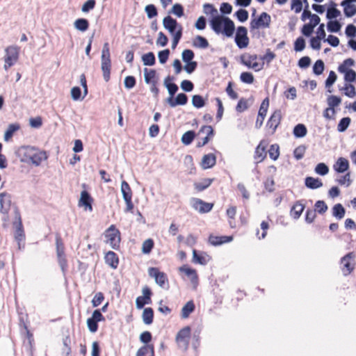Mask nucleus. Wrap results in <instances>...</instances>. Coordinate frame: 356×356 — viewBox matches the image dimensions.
<instances>
[{
  "instance_id": "obj_1",
  "label": "nucleus",
  "mask_w": 356,
  "mask_h": 356,
  "mask_svg": "<svg viewBox=\"0 0 356 356\" xmlns=\"http://www.w3.org/2000/svg\"><path fill=\"white\" fill-rule=\"evenodd\" d=\"M17 156L22 162L40 165L42 161L47 159L46 152L31 146H24L17 150Z\"/></svg>"
},
{
  "instance_id": "obj_29",
  "label": "nucleus",
  "mask_w": 356,
  "mask_h": 356,
  "mask_svg": "<svg viewBox=\"0 0 356 356\" xmlns=\"http://www.w3.org/2000/svg\"><path fill=\"white\" fill-rule=\"evenodd\" d=\"M356 0H345L342 3V6H343V11L345 15L347 17H352L356 13V6L353 4V2H355Z\"/></svg>"
},
{
  "instance_id": "obj_44",
  "label": "nucleus",
  "mask_w": 356,
  "mask_h": 356,
  "mask_svg": "<svg viewBox=\"0 0 356 356\" xmlns=\"http://www.w3.org/2000/svg\"><path fill=\"white\" fill-rule=\"evenodd\" d=\"M74 27L81 31H86L89 27V22L86 19L80 18L74 22Z\"/></svg>"
},
{
  "instance_id": "obj_30",
  "label": "nucleus",
  "mask_w": 356,
  "mask_h": 356,
  "mask_svg": "<svg viewBox=\"0 0 356 356\" xmlns=\"http://www.w3.org/2000/svg\"><path fill=\"white\" fill-rule=\"evenodd\" d=\"M21 129L19 123L15 122L10 124L4 134V140L8 142L13 138L14 134Z\"/></svg>"
},
{
  "instance_id": "obj_40",
  "label": "nucleus",
  "mask_w": 356,
  "mask_h": 356,
  "mask_svg": "<svg viewBox=\"0 0 356 356\" xmlns=\"http://www.w3.org/2000/svg\"><path fill=\"white\" fill-rule=\"evenodd\" d=\"M354 65V60L352 58H347L339 66L338 71L341 74H345L346 72L350 71V67Z\"/></svg>"
},
{
  "instance_id": "obj_42",
  "label": "nucleus",
  "mask_w": 356,
  "mask_h": 356,
  "mask_svg": "<svg viewBox=\"0 0 356 356\" xmlns=\"http://www.w3.org/2000/svg\"><path fill=\"white\" fill-rule=\"evenodd\" d=\"M337 168H335V170H337L339 172H343L346 171L349 168V163L348 161L343 157H340L338 159L337 161Z\"/></svg>"
},
{
  "instance_id": "obj_8",
  "label": "nucleus",
  "mask_w": 356,
  "mask_h": 356,
  "mask_svg": "<svg viewBox=\"0 0 356 356\" xmlns=\"http://www.w3.org/2000/svg\"><path fill=\"white\" fill-rule=\"evenodd\" d=\"M20 48L16 45H10L5 49L4 69L8 70L14 65L19 59Z\"/></svg>"
},
{
  "instance_id": "obj_10",
  "label": "nucleus",
  "mask_w": 356,
  "mask_h": 356,
  "mask_svg": "<svg viewBox=\"0 0 356 356\" xmlns=\"http://www.w3.org/2000/svg\"><path fill=\"white\" fill-rule=\"evenodd\" d=\"M149 275L154 277L156 283L163 289L169 287V282L167 275L159 270L158 268L151 267L148 269Z\"/></svg>"
},
{
  "instance_id": "obj_18",
  "label": "nucleus",
  "mask_w": 356,
  "mask_h": 356,
  "mask_svg": "<svg viewBox=\"0 0 356 356\" xmlns=\"http://www.w3.org/2000/svg\"><path fill=\"white\" fill-rule=\"evenodd\" d=\"M121 191L125 201L127 210L131 211L134 209V204L132 202V191L129 184L126 181H122Z\"/></svg>"
},
{
  "instance_id": "obj_57",
  "label": "nucleus",
  "mask_w": 356,
  "mask_h": 356,
  "mask_svg": "<svg viewBox=\"0 0 356 356\" xmlns=\"http://www.w3.org/2000/svg\"><path fill=\"white\" fill-rule=\"evenodd\" d=\"M329 172V168L324 163H320L315 168V172L320 175H325Z\"/></svg>"
},
{
  "instance_id": "obj_15",
  "label": "nucleus",
  "mask_w": 356,
  "mask_h": 356,
  "mask_svg": "<svg viewBox=\"0 0 356 356\" xmlns=\"http://www.w3.org/2000/svg\"><path fill=\"white\" fill-rule=\"evenodd\" d=\"M192 207L200 213H208L213 209L214 204L206 202L199 198H193L191 200Z\"/></svg>"
},
{
  "instance_id": "obj_12",
  "label": "nucleus",
  "mask_w": 356,
  "mask_h": 356,
  "mask_svg": "<svg viewBox=\"0 0 356 356\" xmlns=\"http://www.w3.org/2000/svg\"><path fill=\"white\" fill-rule=\"evenodd\" d=\"M205 134L204 137H200L197 143V147H202L206 145L210 140L213 139L215 135L213 127L210 125L202 126L197 133V136H200L202 134Z\"/></svg>"
},
{
  "instance_id": "obj_27",
  "label": "nucleus",
  "mask_w": 356,
  "mask_h": 356,
  "mask_svg": "<svg viewBox=\"0 0 356 356\" xmlns=\"http://www.w3.org/2000/svg\"><path fill=\"white\" fill-rule=\"evenodd\" d=\"M105 262L113 269H116L119 265V258L118 254L113 252L108 251L104 257Z\"/></svg>"
},
{
  "instance_id": "obj_61",
  "label": "nucleus",
  "mask_w": 356,
  "mask_h": 356,
  "mask_svg": "<svg viewBox=\"0 0 356 356\" xmlns=\"http://www.w3.org/2000/svg\"><path fill=\"white\" fill-rule=\"evenodd\" d=\"M305 47V40L302 37L298 38L294 42V50L301 51Z\"/></svg>"
},
{
  "instance_id": "obj_3",
  "label": "nucleus",
  "mask_w": 356,
  "mask_h": 356,
  "mask_svg": "<svg viewBox=\"0 0 356 356\" xmlns=\"http://www.w3.org/2000/svg\"><path fill=\"white\" fill-rule=\"evenodd\" d=\"M55 241L58 263L61 268L63 274L65 275L67 270L68 264L65 252V245L59 233L56 234Z\"/></svg>"
},
{
  "instance_id": "obj_41",
  "label": "nucleus",
  "mask_w": 356,
  "mask_h": 356,
  "mask_svg": "<svg viewBox=\"0 0 356 356\" xmlns=\"http://www.w3.org/2000/svg\"><path fill=\"white\" fill-rule=\"evenodd\" d=\"M101 61L102 63H111L109 44L108 42H105L104 44L101 56Z\"/></svg>"
},
{
  "instance_id": "obj_39",
  "label": "nucleus",
  "mask_w": 356,
  "mask_h": 356,
  "mask_svg": "<svg viewBox=\"0 0 356 356\" xmlns=\"http://www.w3.org/2000/svg\"><path fill=\"white\" fill-rule=\"evenodd\" d=\"M195 304L193 300H190L181 309V317L186 318L194 311Z\"/></svg>"
},
{
  "instance_id": "obj_17",
  "label": "nucleus",
  "mask_w": 356,
  "mask_h": 356,
  "mask_svg": "<svg viewBox=\"0 0 356 356\" xmlns=\"http://www.w3.org/2000/svg\"><path fill=\"white\" fill-rule=\"evenodd\" d=\"M15 227V238L17 241L20 242L25 238L24 231L23 225L22 222V218L19 212L17 210L15 211V221L13 222Z\"/></svg>"
},
{
  "instance_id": "obj_37",
  "label": "nucleus",
  "mask_w": 356,
  "mask_h": 356,
  "mask_svg": "<svg viewBox=\"0 0 356 356\" xmlns=\"http://www.w3.org/2000/svg\"><path fill=\"white\" fill-rule=\"evenodd\" d=\"M304 205L299 202H296L291 209L290 214L293 218H298L304 210Z\"/></svg>"
},
{
  "instance_id": "obj_50",
  "label": "nucleus",
  "mask_w": 356,
  "mask_h": 356,
  "mask_svg": "<svg viewBox=\"0 0 356 356\" xmlns=\"http://www.w3.org/2000/svg\"><path fill=\"white\" fill-rule=\"evenodd\" d=\"M142 60L145 65H153L155 64V56L153 52H149L142 56Z\"/></svg>"
},
{
  "instance_id": "obj_19",
  "label": "nucleus",
  "mask_w": 356,
  "mask_h": 356,
  "mask_svg": "<svg viewBox=\"0 0 356 356\" xmlns=\"http://www.w3.org/2000/svg\"><path fill=\"white\" fill-rule=\"evenodd\" d=\"M268 143L265 140H261L254 150V159L256 163H261L265 160L267 156L266 147Z\"/></svg>"
},
{
  "instance_id": "obj_31",
  "label": "nucleus",
  "mask_w": 356,
  "mask_h": 356,
  "mask_svg": "<svg viewBox=\"0 0 356 356\" xmlns=\"http://www.w3.org/2000/svg\"><path fill=\"white\" fill-rule=\"evenodd\" d=\"M136 356H154V344H145L136 352Z\"/></svg>"
},
{
  "instance_id": "obj_52",
  "label": "nucleus",
  "mask_w": 356,
  "mask_h": 356,
  "mask_svg": "<svg viewBox=\"0 0 356 356\" xmlns=\"http://www.w3.org/2000/svg\"><path fill=\"white\" fill-rule=\"evenodd\" d=\"M240 79L242 82L247 84H252L254 81L253 74L249 72H242L240 75Z\"/></svg>"
},
{
  "instance_id": "obj_56",
  "label": "nucleus",
  "mask_w": 356,
  "mask_h": 356,
  "mask_svg": "<svg viewBox=\"0 0 356 356\" xmlns=\"http://www.w3.org/2000/svg\"><path fill=\"white\" fill-rule=\"evenodd\" d=\"M145 10L148 18L152 19L158 15L157 9L154 4H149L145 6Z\"/></svg>"
},
{
  "instance_id": "obj_59",
  "label": "nucleus",
  "mask_w": 356,
  "mask_h": 356,
  "mask_svg": "<svg viewBox=\"0 0 356 356\" xmlns=\"http://www.w3.org/2000/svg\"><path fill=\"white\" fill-rule=\"evenodd\" d=\"M104 300V296L103 293L98 292L94 296V297L92 300V305L94 307H98L99 305H100L102 303Z\"/></svg>"
},
{
  "instance_id": "obj_51",
  "label": "nucleus",
  "mask_w": 356,
  "mask_h": 356,
  "mask_svg": "<svg viewBox=\"0 0 356 356\" xmlns=\"http://www.w3.org/2000/svg\"><path fill=\"white\" fill-rule=\"evenodd\" d=\"M101 65L104 79L107 82L110 79L111 63H104Z\"/></svg>"
},
{
  "instance_id": "obj_6",
  "label": "nucleus",
  "mask_w": 356,
  "mask_h": 356,
  "mask_svg": "<svg viewBox=\"0 0 356 356\" xmlns=\"http://www.w3.org/2000/svg\"><path fill=\"white\" fill-rule=\"evenodd\" d=\"M191 337V328L187 325L181 328L175 337V342L177 348L183 351L188 349Z\"/></svg>"
},
{
  "instance_id": "obj_28",
  "label": "nucleus",
  "mask_w": 356,
  "mask_h": 356,
  "mask_svg": "<svg viewBox=\"0 0 356 356\" xmlns=\"http://www.w3.org/2000/svg\"><path fill=\"white\" fill-rule=\"evenodd\" d=\"M216 156L215 154L210 153L204 155L201 162V166L203 169L211 168L216 165Z\"/></svg>"
},
{
  "instance_id": "obj_25",
  "label": "nucleus",
  "mask_w": 356,
  "mask_h": 356,
  "mask_svg": "<svg viewBox=\"0 0 356 356\" xmlns=\"http://www.w3.org/2000/svg\"><path fill=\"white\" fill-rule=\"evenodd\" d=\"M211 259V257L207 253L200 252L199 254L196 250H193L192 261L194 264L206 265Z\"/></svg>"
},
{
  "instance_id": "obj_7",
  "label": "nucleus",
  "mask_w": 356,
  "mask_h": 356,
  "mask_svg": "<svg viewBox=\"0 0 356 356\" xmlns=\"http://www.w3.org/2000/svg\"><path fill=\"white\" fill-rule=\"evenodd\" d=\"M106 243H108L114 250H118L120 246L121 235L120 230L115 225H111L104 232Z\"/></svg>"
},
{
  "instance_id": "obj_58",
  "label": "nucleus",
  "mask_w": 356,
  "mask_h": 356,
  "mask_svg": "<svg viewBox=\"0 0 356 356\" xmlns=\"http://www.w3.org/2000/svg\"><path fill=\"white\" fill-rule=\"evenodd\" d=\"M182 36V27L179 26V29L174 32L172 48L175 49Z\"/></svg>"
},
{
  "instance_id": "obj_35",
  "label": "nucleus",
  "mask_w": 356,
  "mask_h": 356,
  "mask_svg": "<svg viewBox=\"0 0 356 356\" xmlns=\"http://www.w3.org/2000/svg\"><path fill=\"white\" fill-rule=\"evenodd\" d=\"M144 72L145 81L147 84L159 81V77L156 75V72L155 70H148L145 68Z\"/></svg>"
},
{
  "instance_id": "obj_22",
  "label": "nucleus",
  "mask_w": 356,
  "mask_h": 356,
  "mask_svg": "<svg viewBox=\"0 0 356 356\" xmlns=\"http://www.w3.org/2000/svg\"><path fill=\"white\" fill-rule=\"evenodd\" d=\"M179 272L184 273L191 280V283L196 287L199 282V277L195 269L184 265L179 268Z\"/></svg>"
},
{
  "instance_id": "obj_20",
  "label": "nucleus",
  "mask_w": 356,
  "mask_h": 356,
  "mask_svg": "<svg viewBox=\"0 0 356 356\" xmlns=\"http://www.w3.org/2000/svg\"><path fill=\"white\" fill-rule=\"evenodd\" d=\"M12 204L11 195L7 192L0 193V213L8 214Z\"/></svg>"
},
{
  "instance_id": "obj_5",
  "label": "nucleus",
  "mask_w": 356,
  "mask_h": 356,
  "mask_svg": "<svg viewBox=\"0 0 356 356\" xmlns=\"http://www.w3.org/2000/svg\"><path fill=\"white\" fill-rule=\"evenodd\" d=\"M333 83L334 71H330L325 82V88H327V92L330 93V95H328L327 99L328 107L326 108L323 112V117L329 120H332L334 116V95H331V87Z\"/></svg>"
},
{
  "instance_id": "obj_14",
  "label": "nucleus",
  "mask_w": 356,
  "mask_h": 356,
  "mask_svg": "<svg viewBox=\"0 0 356 356\" xmlns=\"http://www.w3.org/2000/svg\"><path fill=\"white\" fill-rule=\"evenodd\" d=\"M105 318L99 309H95L92 316L87 319V325L91 332H96L98 330V322L104 321Z\"/></svg>"
},
{
  "instance_id": "obj_34",
  "label": "nucleus",
  "mask_w": 356,
  "mask_h": 356,
  "mask_svg": "<svg viewBox=\"0 0 356 356\" xmlns=\"http://www.w3.org/2000/svg\"><path fill=\"white\" fill-rule=\"evenodd\" d=\"M305 186L311 189H316L323 186L321 180L318 178L307 177L305 180Z\"/></svg>"
},
{
  "instance_id": "obj_13",
  "label": "nucleus",
  "mask_w": 356,
  "mask_h": 356,
  "mask_svg": "<svg viewBox=\"0 0 356 356\" xmlns=\"http://www.w3.org/2000/svg\"><path fill=\"white\" fill-rule=\"evenodd\" d=\"M235 42L239 49L246 48L250 42L248 30L245 26H238L235 35Z\"/></svg>"
},
{
  "instance_id": "obj_4",
  "label": "nucleus",
  "mask_w": 356,
  "mask_h": 356,
  "mask_svg": "<svg viewBox=\"0 0 356 356\" xmlns=\"http://www.w3.org/2000/svg\"><path fill=\"white\" fill-rule=\"evenodd\" d=\"M240 62L249 69L254 72H259L264 68V62L260 60L257 54L244 53L240 56Z\"/></svg>"
},
{
  "instance_id": "obj_64",
  "label": "nucleus",
  "mask_w": 356,
  "mask_h": 356,
  "mask_svg": "<svg viewBox=\"0 0 356 356\" xmlns=\"http://www.w3.org/2000/svg\"><path fill=\"white\" fill-rule=\"evenodd\" d=\"M315 209L314 211L316 212H318L319 213H325L327 209V207L324 201L318 200L315 204Z\"/></svg>"
},
{
  "instance_id": "obj_54",
  "label": "nucleus",
  "mask_w": 356,
  "mask_h": 356,
  "mask_svg": "<svg viewBox=\"0 0 356 356\" xmlns=\"http://www.w3.org/2000/svg\"><path fill=\"white\" fill-rule=\"evenodd\" d=\"M192 104L195 107L200 108L205 105V101L201 95H195L192 97Z\"/></svg>"
},
{
  "instance_id": "obj_32",
  "label": "nucleus",
  "mask_w": 356,
  "mask_h": 356,
  "mask_svg": "<svg viewBox=\"0 0 356 356\" xmlns=\"http://www.w3.org/2000/svg\"><path fill=\"white\" fill-rule=\"evenodd\" d=\"M163 24L165 29L168 30L170 33H174L177 26L176 19H173L170 16H167L164 17Z\"/></svg>"
},
{
  "instance_id": "obj_47",
  "label": "nucleus",
  "mask_w": 356,
  "mask_h": 356,
  "mask_svg": "<svg viewBox=\"0 0 356 356\" xmlns=\"http://www.w3.org/2000/svg\"><path fill=\"white\" fill-rule=\"evenodd\" d=\"M269 156L273 161H276L280 156V147L277 144H273L270 146L268 149Z\"/></svg>"
},
{
  "instance_id": "obj_24",
  "label": "nucleus",
  "mask_w": 356,
  "mask_h": 356,
  "mask_svg": "<svg viewBox=\"0 0 356 356\" xmlns=\"http://www.w3.org/2000/svg\"><path fill=\"white\" fill-rule=\"evenodd\" d=\"M93 202V198L90 196L88 191L86 190L81 191V197L79 200V206L84 207L86 210L90 211H92V204Z\"/></svg>"
},
{
  "instance_id": "obj_2",
  "label": "nucleus",
  "mask_w": 356,
  "mask_h": 356,
  "mask_svg": "<svg viewBox=\"0 0 356 356\" xmlns=\"http://www.w3.org/2000/svg\"><path fill=\"white\" fill-rule=\"evenodd\" d=\"M210 25L216 33H222L228 38L233 35L235 30L234 22L229 17L222 15L213 17L210 21Z\"/></svg>"
},
{
  "instance_id": "obj_26",
  "label": "nucleus",
  "mask_w": 356,
  "mask_h": 356,
  "mask_svg": "<svg viewBox=\"0 0 356 356\" xmlns=\"http://www.w3.org/2000/svg\"><path fill=\"white\" fill-rule=\"evenodd\" d=\"M167 102L171 107H175L177 105H185L188 102V97L184 93H179L175 98L169 97L167 99Z\"/></svg>"
},
{
  "instance_id": "obj_38",
  "label": "nucleus",
  "mask_w": 356,
  "mask_h": 356,
  "mask_svg": "<svg viewBox=\"0 0 356 356\" xmlns=\"http://www.w3.org/2000/svg\"><path fill=\"white\" fill-rule=\"evenodd\" d=\"M143 321L145 324L150 325L154 320V311L151 307L145 308L142 315Z\"/></svg>"
},
{
  "instance_id": "obj_45",
  "label": "nucleus",
  "mask_w": 356,
  "mask_h": 356,
  "mask_svg": "<svg viewBox=\"0 0 356 356\" xmlns=\"http://www.w3.org/2000/svg\"><path fill=\"white\" fill-rule=\"evenodd\" d=\"M195 137V133L194 131H188L185 132L181 137V142L184 145H190Z\"/></svg>"
},
{
  "instance_id": "obj_63",
  "label": "nucleus",
  "mask_w": 356,
  "mask_h": 356,
  "mask_svg": "<svg viewBox=\"0 0 356 356\" xmlns=\"http://www.w3.org/2000/svg\"><path fill=\"white\" fill-rule=\"evenodd\" d=\"M96 5V1L87 0L81 7L83 13H88L90 10L94 9Z\"/></svg>"
},
{
  "instance_id": "obj_49",
  "label": "nucleus",
  "mask_w": 356,
  "mask_h": 356,
  "mask_svg": "<svg viewBox=\"0 0 356 356\" xmlns=\"http://www.w3.org/2000/svg\"><path fill=\"white\" fill-rule=\"evenodd\" d=\"M307 128L302 124H297L293 129V134L296 137L301 138L306 135Z\"/></svg>"
},
{
  "instance_id": "obj_46",
  "label": "nucleus",
  "mask_w": 356,
  "mask_h": 356,
  "mask_svg": "<svg viewBox=\"0 0 356 356\" xmlns=\"http://www.w3.org/2000/svg\"><path fill=\"white\" fill-rule=\"evenodd\" d=\"M193 45L200 48L205 49L208 47L209 42L205 38L201 35H197L193 40Z\"/></svg>"
},
{
  "instance_id": "obj_23",
  "label": "nucleus",
  "mask_w": 356,
  "mask_h": 356,
  "mask_svg": "<svg viewBox=\"0 0 356 356\" xmlns=\"http://www.w3.org/2000/svg\"><path fill=\"white\" fill-rule=\"evenodd\" d=\"M233 239V236H216L214 234H210L208 238V242L213 246H218L224 243H229L232 241Z\"/></svg>"
},
{
  "instance_id": "obj_9",
  "label": "nucleus",
  "mask_w": 356,
  "mask_h": 356,
  "mask_svg": "<svg viewBox=\"0 0 356 356\" xmlns=\"http://www.w3.org/2000/svg\"><path fill=\"white\" fill-rule=\"evenodd\" d=\"M271 23V17L266 12H263L257 17L252 19L250 23V31L257 29H265L270 27Z\"/></svg>"
},
{
  "instance_id": "obj_21",
  "label": "nucleus",
  "mask_w": 356,
  "mask_h": 356,
  "mask_svg": "<svg viewBox=\"0 0 356 356\" xmlns=\"http://www.w3.org/2000/svg\"><path fill=\"white\" fill-rule=\"evenodd\" d=\"M143 294L142 296H138L136 300V307L138 309H142L145 305L152 302V291L148 286L143 287Z\"/></svg>"
},
{
  "instance_id": "obj_36",
  "label": "nucleus",
  "mask_w": 356,
  "mask_h": 356,
  "mask_svg": "<svg viewBox=\"0 0 356 356\" xmlns=\"http://www.w3.org/2000/svg\"><path fill=\"white\" fill-rule=\"evenodd\" d=\"M334 3L330 1L329 7L327 10V17L330 20L327 23V30L330 32H334V21L332 20L334 19Z\"/></svg>"
},
{
  "instance_id": "obj_16",
  "label": "nucleus",
  "mask_w": 356,
  "mask_h": 356,
  "mask_svg": "<svg viewBox=\"0 0 356 356\" xmlns=\"http://www.w3.org/2000/svg\"><path fill=\"white\" fill-rule=\"evenodd\" d=\"M355 268L353 253H348L344 256L341 261V269L344 275H348Z\"/></svg>"
},
{
  "instance_id": "obj_33",
  "label": "nucleus",
  "mask_w": 356,
  "mask_h": 356,
  "mask_svg": "<svg viewBox=\"0 0 356 356\" xmlns=\"http://www.w3.org/2000/svg\"><path fill=\"white\" fill-rule=\"evenodd\" d=\"M214 179L205 178L202 179L200 182L194 184V188L197 192H202L209 188L213 183Z\"/></svg>"
},
{
  "instance_id": "obj_55",
  "label": "nucleus",
  "mask_w": 356,
  "mask_h": 356,
  "mask_svg": "<svg viewBox=\"0 0 356 356\" xmlns=\"http://www.w3.org/2000/svg\"><path fill=\"white\" fill-rule=\"evenodd\" d=\"M268 106H269V99L268 97H266L261 102V105H260V108H259V115H263V116H265L266 115V113H267V111H268Z\"/></svg>"
},
{
  "instance_id": "obj_11",
  "label": "nucleus",
  "mask_w": 356,
  "mask_h": 356,
  "mask_svg": "<svg viewBox=\"0 0 356 356\" xmlns=\"http://www.w3.org/2000/svg\"><path fill=\"white\" fill-rule=\"evenodd\" d=\"M282 118V112L280 110L275 111L268 120L266 128L270 135H273L277 128L280 126Z\"/></svg>"
},
{
  "instance_id": "obj_60",
  "label": "nucleus",
  "mask_w": 356,
  "mask_h": 356,
  "mask_svg": "<svg viewBox=\"0 0 356 356\" xmlns=\"http://www.w3.org/2000/svg\"><path fill=\"white\" fill-rule=\"evenodd\" d=\"M350 123V118H348V117H346V118H342L338 126H337V129L339 131H344L349 126Z\"/></svg>"
},
{
  "instance_id": "obj_48",
  "label": "nucleus",
  "mask_w": 356,
  "mask_h": 356,
  "mask_svg": "<svg viewBox=\"0 0 356 356\" xmlns=\"http://www.w3.org/2000/svg\"><path fill=\"white\" fill-rule=\"evenodd\" d=\"M154 246L153 239H146L142 245V252L143 254H149Z\"/></svg>"
},
{
  "instance_id": "obj_62",
  "label": "nucleus",
  "mask_w": 356,
  "mask_h": 356,
  "mask_svg": "<svg viewBox=\"0 0 356 356\" xmlns=\"http://www.w3.org/2000/svg\"><path fill=\"white\" fill-rule=\"evenodd\" d=\"M324 70V63L323 60H318L315 62L313 66V72L315 74L319 75L322 74Z\"/></svg>"
},
{
  "instance_id": "obj_43",
  "label": "nucleus",
  "mask_w": 356,
  "mask_h": 356,
  "mask_svg": "<svg viewBox=\"0 0 356 356\" xmlns=\"http://www.w3.org/2000/svg\"><path fill=\"white\" fill-rule=\"evenodd\" d=\"M172 80V79L168 76L165 78L164 81V84L165 87L168 88L170 97H174L175 94L178 90V86L174 83H169V81Z\"/></svg>"
},
{
  "instance_id": "obj_53",
  "label": "nucleus",
  "mask_w": 356,
  "mask_h": 356,
  "mask_svg": "<svg viewBox=\"0 0 356 356\" xmlns=\"http://www.w3.org/2000/svg\"><path fill=\"white\" fill-rule=\"evenodd\" d=\"M261 229H262L261 234L259 235V230L257 229L256 235L257 237L261 240L264 239L267 235V231L269 229V223L267 221H262L261 223Z\"/></svg>"
}]
</instances>
